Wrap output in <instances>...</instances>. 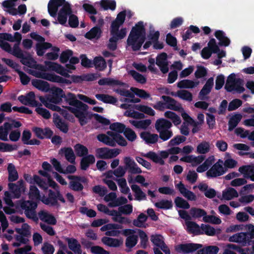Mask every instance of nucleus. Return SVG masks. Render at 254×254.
Instances as JSON below:
<instances>
[{
  "instance_id": "1",
  "label": "nucleus",
  "mask_w": 254,
  "mask_h": 254,
  "mask_svg": "<svg viewBox=\"0 0 254 254\" xmlns=\"http://www.w3.org/2000/svg\"><path fill=\"white\" fill-rule=\"evenodd\" d=\"M243 230H246L247 232L238 233L230 236L229 241L240 244L244 247L251 245L252 239H254V225L253 224L231 225L227 228V232H233Z\"/></svg>"
},
{
  "instance_id": "2",
  "label": "nucleus",
  "mask_w": 254,
  "mask_h": 254,
  "mask_svg": "<svg viewBox=\"0 0 254 254\" xmlns=\"http://www.w3.org/2000/svg\"><path fill=\"white\" fill-rule=\"evenodd\" d=\"M145 39V28L143 22L140 21L132 28L127 39V44L131 46L133 51H138Z\"/></svg>"
},
{
  "instance_id": "3",
  "label": "nucleus",
  "mask_w": 254,
  "mask_h": 254,
  "mask_svg": "<svg viewBox=\"0 0 254 254\" xmlns=\"http://www.w3.org/2000/svg\"><path fill=\"white\" fill-rule=\"evenodd\" d=\"M172 127V123L164 118L158 119L155 123V127L157 132L159 133V138L162 141H165L171 138L173 133L171 128Z\"/></svg>"
},
{
  "instance_id": "4",
  "label": "nucleus",
  "mask_w": 254,
  "mask_h": 254,
  "mask_svg": "<svg viewBox=\"0 0 254 254\" xmlns=\"http://www.w3.org/2000/svg\"><path fill=\"white\" fill-rule=\"evenodd\" d=\"M225 89L227 92H231L236 91L239 93H241L245 91L243 86V81L240 78H236V75L233 73L230 74L226 80Z\"/></svg>"
},
{
  "instance_id": "5",
  "label": "nucleus",
  "mask_w": 254,
  "mask_h": 254,
  "mask_svg": "<svg viewBox=\"0 0 254 254\" xmlns=\"http://www.w3.org/2000/svg\"><path fill=\"white\" fill-rule=\"evenodd\" d=\"M20 206L24 210L26 216L34 222H37L38 218L36 212L37 203L32 200H24L20 202Z\"/></svg>"
},
{
  "instance_id": "6",
  "label": "nucleus",
  "mask_w": 254,
  "mask_h": 254,
  "mask_svg": "<svg viewBox=\"0 0 254 254\" xmlns=\"http://www.w3.org/2000/svg\"><path fill=\"white\" fill-rule=\"evenodd\" d=\"M76 95L71 92H68L64 94V99L66 103L70 106L82 110L83 111H87L88 106L86 104L82 103L80 101L77 99Z\"/></svg>"
},
{
  "instance_id": "7",
  "label": "nucleus",
  "mask_w": 254,
  "mask_h": 254,
  "mask_svg": "<svg viewBox=\"0 0 254 254\" xmlns=\"http://www.w3.org/2000/svg\"><path fill=\"white\" fill-rule=\"evenodd\" d=\"M97 158L102 159H109L115 158L120 153V150L118 148L110 149L108 147H101L96 150Z\"/></svg>"
},
{
  "instance_id": "8",
  "label": "nucleus",
  "mask_w": 254,
  "mask_h": 254,
  "mask_svg": "<svg viewBox=\"0 0 254 254\" xmlns=\"http://www.w3.org/2000/svg\"><path fill=\"white\" fill-rule=\"evenodd\" d=\"M36 77L46 79L51 82L64 83L67 85H70L72 83V81H70L69 79H65L54 73H48L46 72L38 73L36 75Z\"/></svg>"
},
{
  "instance_id": "9",
  "label": "nucleus",
  "mask_w": 254,
  "mask_h": 254,
  "mask_svg": "<svg viewBox=\"0 0 254 254\" xmlns=\"http://www.w3.org/2000/svg\"><path fill=\"white\" fill-rule=\"evenodd\" d=\"M72 13L71 4L67 1L61 8L57 13L58 22L63 25L66 23L68 16Z\"/></svg>"
},
{
  "instance_id": "10",
  "label": "nucleus",
  "mask_w": 254,
  "mask_h": 254,
  "mask_svg": "<svg viewBox=\"0 0 254 254\" xmlns=\"http://www.w3.org/2000/svg\"><path fill=\"white\" fill-rule=\"evenodd\" d=\"M223 161L219 159L213 166L209 169L206 174L208 178H216L223 175L226 171V170L223 167Z\"/></svg>"
},
{
  "instance_id": "11",
  "label": "nucleus",
  "mask_w": 254,
  "mask_h": 254,
  "mask_svg": "<svg viewBox=\"0 0 254 254\" xmlns=\"http://www.w3.org/2000/svg\"><path fill=\"white\" fill-rule=\"evenodd\" d=\"M202 247L201 244L190 243L178 245L175 249L179 253L187 254L192 253Z\"/></svg>"
},
{
  "instance_id": "12",
  "label": "nucleus",
  "mask_w": 254,
  "mask_h": 254,
  "mask_svg": "<svg viewBox=\"0 0 254 254\" xmlns=\"http://www.w3.org/2000/svg\"><path fill=\"white\" fill-rule=\"evenodd\" d=\"M45 64L49 70L54 71L66 78H69L70 76L68 73H71V71L67 70L59 64L50 61H45Z\"/></svg>"
},
{
  "instance_id": "13",
  "label": "nucleus",
  "mask_w": 254,
  "mask_h": 254,
  "mask_svg": "<svg viewBox=\"0 0 254 254\" xmlns=\"http://www.w3.org/2000/svg\"><path fill=\"white\" fill-rule=\"evenodd\" d=\"M45 64L49 70L54 71L66 78H69L70 76L68 73H71V71L67 70L59 64L50 61H45Z\"/></svg>"
},
{
  "instance_id": "14",
  "label": "nucleus",
  "mask_w": 254,
  "mask_h": 254,
  "mask_svg": "<svg viewBox=\"0 0 254 254\" xmlns=\"http://www.w3.org/2000/svg\"><path fill=\"white\" fill-rule=\"evenodd\" d=\"M66 2L65 0H50L48 4V11L49 15L52 17H56L59 8L63 7Z\"/></svg>"
},
{
  "instance_id": "15",
  "label": "nucleus",
  "mask_w": 254,
  "mask_h": 254,
  "mask_svg": "<svg viewBox=\"0 0 254 254\" xmlns=\"http://www.w3.org/2000/svg\"><path fill=\"white\" fill-rule=\"evenodd\" d=\"M8 186L9 190L13 194L15 198H19L21 192L25 190L24 183L22 180L18 181L16 184L10 183Z\"/></svg>"
},
{
  "instance_id": "16",
  "label": "nucleus",
  "mask_w": 254,
  "mask_h": 254,
  "mask_svg": "<svg viewBox=\"0 0 254 254\" xmlns=\"http://www.w3.org/2000/svg\"><path fill=\"white\" fill-rule=\"evenodd\" d=\"M64 92L59 87H53L51 89V94L49 95L50 102L55 104H59L62 102L64 96Z\"/></svg>"
},
{
  "instance_id": "17",
  "label": "nucleus",
  "mask_w": 254,
  "mask_h": 254,
  "mask_svg": "<svg viewBox=\"0 0 254 254\" xmlns=\"http://www.w3.org/2000/svg\"><path fill=\"white\" fill-rule=\"evenodd\" d=\"M161 98L165 102L166 108L175 111H184L182 105L171 97L163 95Z\"/></svg>"
},
{
  "instance_id": "18",
  "label": "nucleus",
  "mask_w": 254,
  "mask_h": 254,
  "mask_svg": "<svg viewBox=\"0 0 254 254\" xmlns=\"http://www.w3.org/2000/svg\"><path fill=\"white\" fill-rule=\"evenodd\" d=\"M213 84V78L210 77L208 78L199 93L198 97L200 100H204L207 99L206 95L211 92Z\"/></svg>"
},
{
  "instance_id": "19",
  "label": "nucleus",
  "mask_w": 254,
  "mask_h": 254,
  "mask_svg": "<svg viewBox=\"0 0 254 254\" xmlns=\"http://www.w3.org/2000/svg\"><path fill=\"white\" fill-rule=\"evenodd\" d=\"M186 226V230L189 233L193 234L194 236L203 235L201 231V225L199 226L196 222L193 221H188L185 222Z\"/></svg>"
},
{
  "instance_id": "20",
  "label": "nucleus",
  "mask_w": 254,
  "mask_h": 254,
  "mask_svg": "<svg viewBox=\"0 0 254 254\" xmlns=\"http://www.w3.org/2000/svg\"><path fill=\"white\" fill-rule=\"evenodd\" d=\"M239 171L243 175L245 178L254 181V166L244 165L239 168Z\"/></svg>"
},
{
  "instance_id": "21",
  "label": "nucleus",
  "mask_w": 254,
  "mask_h": 254,
  "mask_svg": "<svg viewBox=\"0 0 254 254\" xmlns=\"http://www.w3.org/2000/svg\"><path fill=\"white\" fill-rule=\"evenodd\" d=\"M140 136L147 144H155L158 142L159 139L157 134L151 133L148 131L141 132Z\"/></svg>"
},
{
  "instance_id": "22",
  "label": "nucleus",
  "mask_w": 254,
  "mask_h": 254,
  "mask_svg": "<svg viewBox=\"0 0 254 254\" xmlns=\"http://www.w3.org/2000/svg\"><path fill=\"white\" fill-rule=\"evenodd\" d=\"M124 162L127 168L131 174H140L142 173L141 169L138 167L135 162L130 157H126Z\"/></svg>"
},
{
  "instance_id": "23",
  "label": "nucleus",
  "mask_w": 254,
  "mask_h": 254,
  "mask_svg": "<svg viewBox=\"0 0 254 254\" xmlns=\"http://www.w3.org/2000/svg\"><path fill=\"white\" fill-rule=\"evenodd\" d=\"M53 116V122L56 127L63 132L64 133H67L68 131V127L67 125L62 120L57 114L54 113Z\"/></svg>"
},
{
  "instance_id": "24",
  "label": "nucleus",
  "mask_w": 254,
  "mask_h": 254,
  "mask_svg": "<svg viewBox=\"0 0 254 254\" xmlns=\"http://www.w3.org/2000/svg\"><path fill=\"white\" fill-rule=\"evenodd\" d=\"M66 241L67 242L68 248L70 250L75 254H82L81 245L76 239L66 238Z\"/></svg>"
},
{
  "instance_id": "25",
  "label": "nucleus",
  "mask_w": 254,
  "mask_h": 254,
  "mask_svg": "<svg viewBox=\"0 0 254 254\" xmlns=\"http://www.w3.org/2000/svg\"><path fill=\"white\" fill-rule=\"evenodd\" d=\"M60 153L64 154L66 160L71 164L75 163V155L72 149L70 147L62 148L60 150Z\"/></svg>"
},
{
  "instance_id": "26",
  "label": "nucleus",
  "mask_w": 254,
  "mask_h": 254,
  "mask_svg": "<svg viewBox=\"0 0 254 254\" xmlns=\"http://www.w3.org/2000/svg\"><path fill=\"white\" fill-rule=\"evenodd\" d=\"M16 0H5L2 3L3 7L6 8L7 9L5 11L9 14L15 16L17 15V9L14 7L16 5Z\"/></svg>"
},
{
  "instance_id": "27",
  "label": "nucleus",
  "mask_w": 254,
  "mask_h": 254,
  "mask_svg": "<svg viewBox=\"0 0 254 254\" xmlns=\"http://www.w3.org/2000/svg\"><path fill=\"white\" fill-rule=\"evenodd\" d=\"M123 24L120 23L116 19L112 21L111 25L110 33L111 35H119L122 32L125 34L126 37L127 34V29L126 28H122L119 30L120 27Z\"/></svg>"
},
{
  "instance_id": "28",
  "label": "nucleus",
  "mask_w": 254,
  "mask_h": 254,
  "mask_svg": "<svg viewBox=\"0 0 254 254\" xmlns=\"http://www.w3.org/2000/svg\"><path fill=\"white\" fill-rule=\"evenodd\" d=\"M32 85L38 90L42 91L47 92L50 90L49 83L47 81L40 79H33L32 80Z\"/></svg>"
},
{
  "instance_id": "29",
  "label": "nucleus",
  "mask_w": 254,
  "mask_h": 254,
  "mask_svg": "<svg viewBox=\"0 0 254 254\" xmlns=\"http://www.w3.org/2000/svg\"><path fill=\"white\" fill-rule=\"evenodd\" d=\"M95 162V158L93 155L89 154L82 158L80 163V168L82 170H86L89 166Z\"/></svg>"
},
{
  "instance_id": "30",
  "label": "nucleus",
  "mask_w": 254,
  "mask_h": 254,
  "mask_svg": "<svg viewBox=\"0 0 254 254\" xmlns=\"http://www.w3.org/2000/svg\"><path fill=\"white\" fill-rule=\"evenodd\" d=\"M215 37L219 41L220 46H228L230 44V39L225 36V33L222 30H216L214 33Z\"/></svg>"
},
{
  "instance_id": "31",
  "label": "nucleus",
  "mask_w": 254,
  "mask_h": 254,
  "mask_svg": "<svg viewBox=\"0 0 254 254\" xmlns=\"http://www.w3.org/2000/svg\"><path fill=\"white\" fill-rule=\"evenodd\" d=\"M112 37L109 39V43L107 45L108 48L112 51H115L117 48V42L119 40L124 39L125 34L122 32L119 35H111Z\"/></svg>"
},
{
  "instance_id": "32",
  "label": "nucleus",
  "mask_w": 254,
  "mask_h": 254,
  "mask_svg": "<svg viewBox=\"0 0 254 254\" xmlns=\"http://www.w3.org/2000/svg\"><path fill=\"white\" fill-rule=\"evenodd\" d=\"M95 97L99 100L107 104L115 105L118 102L117 99L111 95L104 94H97Z\"/></svg>"
},
{
  "instance_id": "33",
  "label": "nucleus",
  "mask_w": 254,
  "mask_h": 254,
  "mask_svg": "<svg viewBox=\"0 0 254 254\" xmlns=\"http://www.w3.org/2000/svg\"><path fill=\"white\" fill-rule=\"evenodd\" d=\"M101 29L99 27H94L85 34V37L88 39H98L102 34Z\"/></svg>"
},
{
  "instance_id": "34",
  "label": "nucleus",
  "mask_w": 254,
  "mask_h": 254,
  "mask_svg": "<svg viewBox=\"0 0 254 254\" xmlns=\"http://www.w3.org/2000/svg\"><path fill=\"white\" fill-rule=\"evenodd\" d=\"M102 242L110 247H119L123 243V242L118 239L112 238L108 237H103L101 239Z\"/></svg>"
},
{
  "instance_id": "35",
  "label": "nucleus",
  "mask_w": 254,
  "mask_h": 254,
  "mask_svg": "<svg viewBox=\"0 0 254 254\" xmlns=\"http://www.w3.org/2000/svg\"><path fill=\"white\" fill-rule=\"evenodd\" d=\"M7 169L8 174V182H13L16 181L18 179V174L14 164L9 163Z\"/></svg>"
},
{
  "instance_id": "36",
  "label": "nucleus",
  "mask_w": 254,
  "mask_h": 254,
  "mask_svg": "<svg viewBox=\"0 0 254 254\" xmlns=\"http://www.w3.org/2000/svg\"><path fill=\"white\" fill-rule=\"evenodd\" d=\"M98 83L99 85H123L124 83L122 81L109 77L102 78L99 80Z\"/></svg>"
},
{
  "instance_id": "37",
  "label": "nucleus",
  "mask_w": 254,
  "mask_h": 254,
  "mask_svg": "<svg viewBox=\"0 0 254 254\" xmlns=\"http://www.w3.org/2000/svg\"><path fill=\"white\" fill-rule=\"evenodd\" d=\"M26 55H23V57L20 58L21 63L29 67L34 68L36 62L29 53L25 52Z\"/></svg>"
},
{
  "instance_id": "38",
  "label": "nucleus",
  "mask_w": 254,
  "mask_h": 254,
  "mask_svg": "<svg viewBox=\"0 0 254 254\" xmlns=\"http://www.w3.org/2000/svg\"><path fill=\"white\" fill-rule=\"evenodd\" d=\"M199 81L194 82L189 79H184L177 83V87L179 88H193L198 85Z\"/></svg>"
},
{
  "instance_id": "39",
  "label": "nucleus",
  "mask_w": 254,
  "mask_h": 254,
  "mask_svg": "<svg viewBox=\"0 0 254 254\" xmlns=\"http://www.w3.org/2000/svg\"><path fill=\"white\" fill-rule=\"evenodd\" d=\"M242 115L241 114H236L233 116L228 122V129L230 131L233 130L241 121Z\"/></svg>"
},
{
  "instance_id": "40",
  "label": "nucleus",
  "mask_w": 254,
  "mask_h": 254,
  "mask_svg": "<svg viewBox=\"0 0 254 254\" xmlns=\"http://www.w3.org/2000/svg\"><path fill=\"white\" fill-rule=\"evenodd\" d=\"M238 196L237 191L234 188H229L222 192V197L226 200H231Z\"/></svg>"
},
{
  "instance_id": "41",
  "label": "nucleus",
  "mask_w": 254,
  "mask_h": 254,
  "mask_svg": "<svg viewBox=\"0 0 254 254\" xmlns=\"http://www.w3.org/2000/svg\"><path fill=\"white\" fill-rule=\"evenodd\" d=\"M132 190L135 193V199L137 200L140 201L143 199L146 198V196L145 193H144L140 187L137 185H132L131 186Z\"/></svg>"
},
{
  "instance_id": "42",
  "label": "nucleus",
  "mask_w": 254,
  "mask_h": 254,
  "mask_svg": "<svg viewBox=\"0 0 254 254\" xmlns=\"http://www.w3.org/2000/svg\"><path fill=\"white\" fill-rule=\"evenodd\" d=\"M74 151L78 157H84L88 154V148L82 144L77 143L74 146Z\"/></svg>"
},
{
  "instance_id": "43",
  "label": "nucleus",
  "mask_w": 254,
  "mask_h": 254,
  "mask_svg": "<svg viewBox=\"0 0 254 254\" xmlns=\"http://www.w3.org/2000/svg\"><path fill=\"white\" fill-rule=\"evenodd\" d=\"M190 214L194 219H198L201 217H204L206 215L205 210L196 207H191L190 210Z\"/></svg>"
},
{
  "instance_id": "44",
  "label": "nucleus",
  "mask_w": 254,
  "mask_h": 254,
  "mask_svg": "<svg viewBox=\"0 0 254 254\" xmlns=\"http://www.w3.org/2000/svg\"><path fill=\"white\" fill-rule=\"evenodd\" d=\"M10 130V127L8 123H4L3 126L0 127V139L3 141H7V135Z\"/></svg>"
},
{
  "instance_id": "45",
  "label": "nucleus",
  "mask_w": 254,
  "mask_h": 254,
  "mask_svg": "<svg viewBox=\"0 0 254 254\" xmlns=\"http://www.w3.org/2000/svg\"><path fill=\"white\" fill-rule=\"evenodd\" d=\"M164 116L168 119L171 120L175 126L180 125L181 123L180 117L175 112L170 111H167L165 112Z\"/></svg>"
},
{
  "instance_id": "46",
  "label": "nucleus",
  "mask_w": 254,
  "mask_h": 254,
  "mask_svg": "<svg viewBox=\"0 0 254 254\" xmlns=\"http://www.w3.org/2000/svg\"><path fill=\"white\" fill-rule=\"evenodd\" d=\"M100 5L104 10H114L116 7V2L114 0H101Z\"/></svg>"
},
{
  "instance_id": "47",
  "label": "nucleus",
  "mask_w": 254,
  "mask_h": 254,
  "mask_svg": "<svg viewBox=\"0 0 254 254\" xmlns=\"http://www.w3.org/2000/svg\"><path fill=\"white\" fill-rule=\"evenodd\" d=\"M93 64L95 67L99 70H103L107 67L105 60L101 57H95L93 61Z\"/></svg>"
},
{
  "instance_id": "48",
  "label": "nucleus",
  "mask_w": 254,
  "mask_h": 254,
  "mask_svg": "<svg viewBox=\"0 0 254 254\" xmlns=\"http://www.w3.org/2000/svg\"><path fill=\"white\" fill-rule=\"evenodd\" d=\"M97 139L99 141L103 142L106 145L112 147L115 146V142L113 141V139L105 134H99L97 135Z\"/></svg>"
},
{
  "instance_id": "49",
  "label": "nucleus",
  "mask_w": 254,
  "mask_h": 254,
  "mask_svg": "<svg viewBox=\"0 0 254 254\" xmlns=\"http://www.w3.org/2000/svg\"><path fill=\"white\" fill-rule=\"evenodd\" d=\"M110 129L119 134L121 133H124L126 129V127L123 123L116 122L110 124Z\"/></svg>"
},
{
  "instance_id": "50",
  "label": "nucleus",
  "mask_w": 254,
  "mask_h": 254,
  "mask_svg": "<svg viewBox=\"0 0 254 254\" xmlns=\"http://www.w3.org/2000/svg\"><path fill=\"white\" fill-rule=\"evenodd\" d=\"M201 231L202 232L203 235L205 234L209 236H213L216 234V230L214 227L208 224H201Z\"/></svg>"
},
{
  "instance_id": "51",
  "label": "nucleus",
  "mask_w": 254,
  "mask_h": 254,
  "mask_svg": "<svg viewBox=\"0 0 254 254\" xmlns=\"http://www.w3.org/2000/svg\"><path fill=\"white\" fill-rule=\"evenodd\" d=\"M174 202L176 207L180 208L188 209L190 207V205L188 202L180 196L175 198Z\"/></svg>"
},
{
  "instance_id": "52",
  "label": "nucleus",
  "mask_w": 254,
  "mask_h": 254,
  "mask_svg": "<svg viewBox=\"0 0 254 254\" xmlns=\"http://www.w3.org/2000/svg\"><path fill=\"white\" fill-rule=\"evenodd\" d=\"M138 235L140 239V247L143 249H145L147 247L148 242L147 235L145 232L140 229L138 230Z\"/></svg>"
},
{
  "instance_id": "53",
  "label": "nucleus",
  "mask_w": 254,
  "mask_h": 254,
  "mask_svg": "<svg viewBox=\"0 0 254 254\" xmlns=\"http://www.w3.org/2000/svg\"><path fill=\"white\" fill-rule=\"evenodd\" d=\"M155 206L162 209H169L172 208L173 203L172 200L163 199L159 202H156Z\"/></svg>"
},
{
  "instance_id": "54",
  "label": "nucleus",
  "mask_w": 254,
  "mask_h": 254,
  "mask_svg": "<svg viewBox=\"0 0 254 254\" xmlns=\"http://www.w3.org/2000/svg\"><path fill=\"white\" fill-rule=\"evenodd\" d=\"M138 242V236L136 235H132L128 236L126 240V246L131 249L134 247Z\"/></svg>"
},
{
  "instance_id": "55",
  "label": "nucleus",
  "mask_w": 254,
  "mask_h": 254,
  "mask_svg": "<svg viewBox=\"0 0 254 254\" xmlns=\"http://www.w3.org/2000/svg\"><path fill=\"white\" fill-rule=\"evenodd\" d=\"M130 75L138 82L141 84H144L146 82V78L134 70L129 71Z\"/></svg>"
},
{
  "instance_id": "56",
  "label": "nucleus",
  "mask_w": 254,
  "mask_h": 254,
  "mask_svg": "<svg viewBox=\"0 0 254 254\" xmlns=\"http://www.w3.org/2000/svg\"><path fill=\"white\" fill-rule=\"evenodd\" d=\"M203 221L205 223H210L214 224H220L221 223V220L219 217L213 215H206L203 217Z\"/></svg>"
},
{
  "instance_id": "57",
  "label": "nucleus",
  "mask_w": 254,
  "mask_h": 254,
  "mask_svg": "<svg viewBox=\"0 0 254 254\" xmlns=\"http://www.w3.org/2000/svg\"><path fill=\"white\" fill-rule=\"evenodd\" d=\"M17 146L16 145H11L10 144L0 142V151L11 152L13 150H17Z\"/></svg>"
},
{
  "instance_id": "58",
  "label": "nucleus",
  "mask_w": 254,
  "mask_h": 254,
  "mask_svg": "<svg viewBox=\"0 0 254 254\" xmlns=\"http://www.w3.org/2000/svg\"><path fill=\"white\" fill-rule=\"evenodd\" d=\"M69 182V188L75 191H80L83 190L84 187L81 183L76 180H71Z\"/></svg>"
},
{
  "instance_id": "59",
  "label": "nucleus",
  "mask_w": 254,
  "mask_h": 254,
  "mask_svg": "<svg viewBox=\"0 0 254 254\" xmlns=\"http://www.w3.org/2000/svg\"><path fill=\"white\" fill-rule=\"evenodd\" d=\"M29 227V226L27 223H24L22 224L21 229L16 228L15 231L21 236L27 237L30 235Z\"/></svg>"
},
{
  "instance_id": "60",
  "label": "nucleus",
  "mask_w": 254,
  "mask_h": 254,
  "mask_svg": "<svg viewBox=\"0 0 254 254\" xmlns=\"http://www.w3.org/2000/svg\"><path fill=\"white\" fill-rule=\"evenodd\" d=\"M209 143L206 141H203L199 143L197 146V152L200 154H205L209 151Z\"/></svg>"
},
{
  "instance_id": "61",
  "label": "nucleus",
  "mask_w": 254,
  "mask_h": 254,
  "mask_svg": "<svg viewBox=\"0 0 254 254\" xmlns=\"http://www.w3.org/2000/svg\"><path fill=\"white\" fill-rule=\"evenodd\" d=\"M124 134L127 139L131 142L134 141L137 137L135 132L129 127H126Z\"/></svg>"
},
{
  "instance_id": "62",
  "label": "nucleus",
  "mask_w": 254,
  "mask_h": 254,
  "mask_svg": "<svg viewBox=\"0 0 254 254\" xmlns=\"http://www.w3.org/2000/svg\"><path fill=\"white\" fill-rule=\"evenodd\" d=\"M73 52L70 50H67L62 52L60 57V62L64 64L66 63L70 58L72 56Z\"/></svg>"
},
{
  "instance_id": "63",
  "label": "nucleus",
  "mask_w": 254,
  "mask_h": 254,
  "mask_svg": "<svg viewBox=\"0 0 254 254\" xmlns=\"http://www.w3.org/2000/svg\"><path fill=\"white\" fill-rule=\"evenodd\" d=\"M147 216L143 213H141L136 219L133 221V224L136 227H140L143 223L147 221Z\"/></svg>"
},
{
  "instance_id": "64",
  "label": "nucleus",
  "mask_w": 254,
  "mask_h": 254,
  "mask_svg": "<svg viewBox=\"0 0 254 254\" xmlns=\"http://www.w3.org/2000/svg\"><path fill=\"white\" fill-rule=\"evenodd\" d=\"M178 96L183 99L188 101H191L192 100V94L187 90H180L177 92Z\"/></svg>"
}]
</instances>
